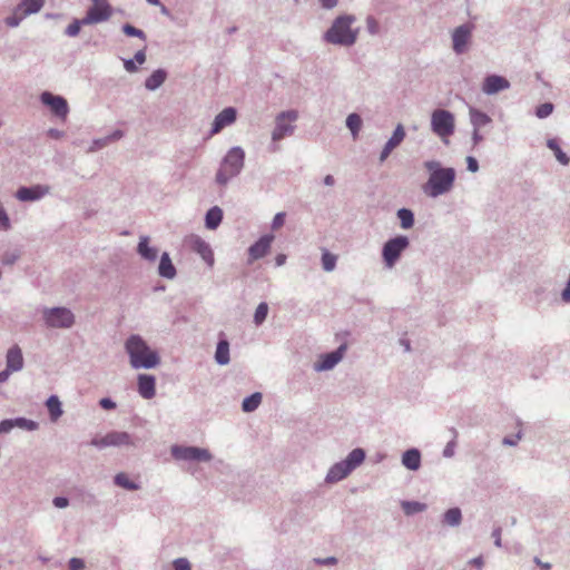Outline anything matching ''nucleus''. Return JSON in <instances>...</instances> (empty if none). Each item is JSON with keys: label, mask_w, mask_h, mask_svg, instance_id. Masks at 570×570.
Segmentation results:
<instances>
[{"label": "nucleus", "mask_w": 570, "mask_h": 570, "mask_svg": "<svg viewBox=\"0 0 570 570\" xmlns=\"http://www.w3.org/2000/svg\"><path fill=\"white\" fill-rule=\"evenodd\" d=\"M423 167L429 173L428 180L422 185V190L428 197L438 198L453 189L456 178L453 167H444L434 159L424 161Z\"/></svg>", "instance_id": "1"}, {"label": "nucleus", "mask_w": 570, "mask_h": 570, "mask_svg": "<svg viewBox=\"0 0 570 570\" xmlns=\"http://www.w3.org/2000/svg\"><path fill=\"white\" fill-rule=\"evenodd\" d=\"M356 21L354 14H340L337 16L331 27L324 32L323 40L327 43L340 47H352L358 38L360 29L352 28Z\"/></svg>", "instance_id": "2"}, {"label": "nucleus", "mask_w": 570, "mask_h": 570, "mask_svg": "<svg viewBox=\"0 0 570 570\" xmlns=\"http://www.w3.org/2000/svg\"><path fill=\"white\" fill-rule=\"evenodd\" d=\"M366 453L363 449L356 448L352 450L346 459L333 464L326 476L327 483H336L345 479L352 471L360 466L365 460Z\"/></svg>", "instance_id": "3"}, {"label": "nucleus", "mask_w": 570, "mask_h": 570, "mask_svg": "<svg viewBox=\"0 0 570 570\" xmlns=\"http://www.w3.org/2000/svg\"><path fill=\"white\" fill-rule=\"evenodd\" d=\"M297 119L298 111L295 109L285 110L276 115L275 127L272 131V144L269 146L271 151H277L279 149L277 142L294 134Z\"/></svg>", "instance_id": "4"}, {"label": "nucleus", "mask_w": 570, "mask_h": 570, "mask_svg": "<svg viewBox=\"0 0 570 570\" xmlns=\"http://www.w3.org/2000/svg\"><path fill=\"white\" fill-rule=\"evenodd\" d=\"M138 439L125 431H110L104 436L91 439L90 444L97 449L114 448H137Z\"/></svg>", "instance_id": "5"}, {"label": "nucleus", "mask_w": 570, "mask_h": 570, "mask_svg": "<svg viewBox=\"0 0 570 570\" xmlns=\"http://www.w3.org/2000/svg\"><path fill=\"white\" fill-rule=\"evenodd\" d=\"M431 130L444 142L455 130L454 115L446 109H435L431 115Z\"/></svg>", "instance_id": "6"}, {"label": "nucleus", "mask_w": 570, "mask_h": 570, "mask_svg": "<svg viewBox=\"0 0 570 570\" xmlns=\"http://www.w3.org/2000/svg\"><path fill=\"white\" fill-rule=\"evenodd\" d=\"M410 246L407 236L397 235L386 240L382 247V259L386 268H393L402 256V253Z\"/></svg>", "instance_id": "7"}, {"label": "nucleus", "mask_w": 570, "mask_h": 570, "mask_svg": "<svg viewBox=\"0 0 570 570\" xmlns=\"http://www.w3.org/2000/svg\"><path fill=\"white\" fill-rule=\"evenodd\" d=\"M42 317L46 325L52 328H70L75 323V315L67 307L45 308Z\"/></svg>", "instance_id": "8"}, {"label": "nucleus", "mask_w": 570, "mask_h": 570, "mask_svg": "<svg viewBox=\"0 0 570 570\" xmlns=\"http://www.w3.org/2000/svg\"><path fill=\"white\" fill-rule=\"evenodd\" d=\"M170 453L177 461L209 462L213 459L212 453L207 449L193 445H173Z\"/></svg>", "instance_id": "9"}, {"label": "nucleus", "mask_w": 570, "mask_h": 570, "mask_svg": "<svg viewBox=\"0 0 570 570\" xmlns=\"http://www.w3.org/2000/svg\"><path fill=\"white\" fill-rule=\"evenodd\" d=\"M245 151L242 147L230 148L222 160L220 166L232 175L238 176L244 167Z\"/></svg>", "instance_id": "10"}, {"label": "nucleus", "mask_w": 570, "mask_h": 570, "mask_svg": "<svg viewBox=\"0 0 570 570\" xmlns=\"http://www.w3.org/2000/svg\"><path fill=\"white\" fill-rule=\"evenodd\" d=\"M112 16V7L110 3H98L92 4L88 8L86 16L82 18V22L86 24L101 23Z\"/></svg>", "instance_id": "11"}, {"label": "nucleus", "mask_w": 570, "mask_h": 570, "mask_svg": "<svg viewBox=\"0 0 570 570\" xmlns=\"http://www.w3.org/2000/svg\"><path fill=\"white\" fill-rule=\"evenodd\" d=\"M40 101L45 106L49 107L57 117L66 118L69 112L68 102L62 96L43 91L40 95Z\"/></svg>", "instance_id": "12"}, {"label": "nucleus", "mask_w": 570, "mask_h": 570, "mask_svg": "<svg viewBox=\"0 0 570 570\" xmlns=\"http://www.w3.org/2000/svg\"><path fill=\"white\" fill-rule=\"evenodd\" d=\"M128 356H157V353L151 351L146 341L138 334L130 335L125 343Z\"/></svg>", "instance_id": "13"}, {"label": "nucleus", "mask_w": 570, "mask_h": 570, "mask_svg": "<svg viewBox=\"0 0 570 570\" xmlns=\"http://www.w3.org/2000/svg\"><path fill=\"white\" fill-rule=\"evenodd\" d=\"M274 240V235L272 234H265L258 238L254 244H252L247 252H248V264H252L253 262L261 259L265 257L272 246V243Z\"/></svg>", "instance_id": "14"}, {"label": "nucleus", "mask_w": 570, "mask_h": 570, "mask_svg": "<svg viewBox=\"0 0 570 570\" xmlns=\"http://www.w3.org/2000/svg\"><path fill=\"white\" fill-rule=\"evenodd\" d=\"M510 81L500 75H488L482 82V92L488 96L497 95L510 88Z\"/></svg>", "instance_id": "15"}, {"label": "nucleus", "mask_w": 570, "mask_h": 570, "mask_svg": "<svg viewBox=\"0 0 570 570\" xmlns=\"http://www.w3.org/2000/svg\"><path fill=\"white\" fill-rule=\"evenodd\" d=\"M471 33L472 27L468 23L461 24L454 29L452 33V48L456 55H461L466 50Z\"/></svg>", "instance_id": "16"}, {"label": "nucleus", "mask_w": 570, "mask_h": 570, "mask_svg": "<svg viewBox=\"0 0 570 570\" xmlns=\"http://www.w3.org/2000/svg\"><path fill=\"white\" fill-rule=\"evenodd\" d=\"M49 191L50 188L46 185L22 186L18 188L16 197L20 202H37L48 195Z\"/></svg>", "instance_id": "17"}, {"label": "nucleus", "mask_w": 570, "mask_h": 570, "mask_svg": "<svg viewBox=\"0 0 570 570\" xmlns=\"http://www.w3.org/2000/svg\"><path fill=\"white\" fill-rule=\"evenodd\" d=\"M237 110L234 107L224 108L218 115H216L210 136L220 132L225 127L230 126L236 121Z\"/></svg>", "instance_id": "18"}, {"label": "nucleus", "mask_w": 570, "mask_h": 570, "mask_svg": "<svg viewBox=\"0 0 570 570\" xmlns=\"http://www.w3.org/2000/svg\"><path fill=\"white\" fill-rule=\"evenodd\" d=\"M189 245L190 248L198 254L209 267L214 265V252L206 240L200 236L194 235L190 237Z\"/></svg>", "instance_id": "19"}, {"label": "nucleus", "mask_w": 570, "mask_h": 570, "mask_svg": "<svg viewBox=\"0 0 570 570\" xmlns=\"http://www.w3.org/2000/svg\"><path fill=\"white\" fill-rule=\"evenodd\" d=\"M405 138V130L402 125H397L392 134V136L389 138V140L385 142L381 154H380V161L383 163L387 159L390 154L394 148H396Z\"/></svg>", "instance_id": "20"}, {"label": "nucleus", "mask_w": 570, "mask_h": 570, "mask_svg": "<svg viewBox=\"0 0 570 570\" xmlns=\"http://www.w3.org/2000/svg\"><path fill=\"white\" fill-rule=\"evenodd\" d=\"M138 393L142 399L150 400L156 394V380L155 376L149 374H139L138 377Z\"/></svg>", "instance_id": "21"}, {"label": "nucleus", "mask_w": 570, "mask_h": 570, "mask_svg": "<svg viewBox=\"0 0 570 570\" xmlns=\"http://www.w3.org/2000/svg\"><path fill=\"white\" fill-rule=\"evenodd\" d=\"M469 120L472 129L482 130L487 126L492 124V118L484 111L470 106L469 107Z\"/></svg>", "instance_id": "22"}, {"label": "nucleus", "mask_w": 570, "mask_h": 570, "mask_svg": "<svg viewBox=\"0 0 570 570\" xmlns=\"http://www.w3.org/2000/svg\"><path fill=\"white\" fill-rule=\"evenodd\" d=\"M150 238L146 235L139 237L137 254L145 261L154 263L158 256V249L150 246Z\"/></svg>", "instance_id": "23"}, {"label": "nucleus", "mask_w": 570, "mask_h": 570, "mask_svg": "<svg viewBox=\"0 0 570 570\" xmlns=\"http://www.w3.org/2000/svg\"><path fill=\"white\" fill-rule=\"evenodd\" d=\"M157 272L160 277L166 279H174L176 277L177 269L167 252H164L160 255Z\"/></svg>", "instance_id": "24"}, {"label": "nucleus", "mask_w": 570, "mask_h": 570, "mask_svg": "<svg viewBox=\"0 0 570 570\" xmlns=\"http://www.w3.org/2000/svg\"><path fill=\"white\" fill-rule=\"evenodd\" d=\"M421 452L416 448L406 450L402 454V464L411 471H417L421 466Z\"/></svg>", "instance_id": "25"}, {"label": "nucleus", "mask_w": 570, "mask_h": 570, "mask_svg": "<svg viewBox=\"0 0 570 570\" xmlns=\"http://www.w3.org/2000/svg\"><path fill=\"white\" fill-rule=\"evenodd\" d=\"M224 217L223 209L219 206L210 207L205 214V226L209 230H215L222 224Z\"/></svg>", "instance_id": "26"}, {"label": "nucleus", "mask_w": 570, "mask_h": 570, "mask_svg": "<svg viewBox=\"0 0 570 570\" xmlns=\"http://www.w3.org/2000/svg\"><path fill=\"white\" fill-rule=\"evenodd\" d=\"M167 72L165 69H157L155 70L146 80H145V87L146 89L150 91L157 90L166 80Z\"/></svg>", "instance_id": "27"}, {"label": "nucleus", "mask_w": 570, "mask_h": 570, "mask_svg": "<svg viewBox=\"0 0 570 570\" xmlns=\"http://www.w3.org/2000/svg\"><path fill=\"white\" fill-rule=\"evenodd\" d=\"M23 358H7V366L0 371V384L7 382L10 375L14 372L22 370Z\"/></svg>", "instance_id": "28"}, {"label": "nucleus", "mask_w": 570, "mask_h": 570, "mask_svg": "<svg viewBox=\"0 0 570 570\" xmlns=\"http://www.w3.org/2000/svg\"><path fill=\"white\" fill-rule=\"evenodd\" d=\"M442 523L452 528H456L462 523V511L454 507L448 509L442 517Z\"/></svg>", "instance_id": "29"}, {"label": "nucleus", "mask_w": 570, "mask_h": 570, "mask_svg": "<svg viewBox=\"0 0 570 570\" xmlns=\"http://www.w3.org/2000/svg\"><path fill=\"white\" fill-rule=\"evenodd\" d=\"M42 7L43 0H20L17 6L18 11H21L26 17L39 12Z\"/></svg>", "instance_id": "30"}, {"label": "nucleus", "mask_w": 570, "mask_h": 570, "mask_svg": "<svg viewBox=\"0 0 570 570\" xmlns=\"http://www.w3.org/2000/svg\"><path fill=\"white\" fill-rule=\"evenodd\" d=\"M547 147L553 151L557 160L561 165L567 166L570 163V157L560 148L559 141L557 138L548 139Z\"/></svg>", "instance_id": "31"}, {"label": "nucleus", "mask_w": 570, "mask_h": 570, "mask_svg": "<svg viewBox=\"0 0 570 570\" xmlns=\"http://www.w3.org/2000/svg\"><path fill=\"white\" fill-rule=\"evenodd\" d=\"M263 395L259 392H255L249 396L245 397L242 402V410L245 413H250L257 410L262 403Z\"/></svg>", "instance_id": "32"}, {"label": "nucleus", "mask_w": 570, "mask_h": 570, "mask_svg": "<svg viewBox=\"0 0 570 570\" xmlns=\"http://www.w3.org/2000/svg\"><path fill=\"white\" fill-rule=\"evenodd\" d=\"M46 405L52 421H57L62 415L61 402L57 395L49 396Z\"/></svg>", "instance_id": "33"}, {"label": "nucleus", "mask_w": 570, "mask_h": 570, "mask_svg": "<svg viewBox=\"0 0 570 570\" xmlns=\"http://www.w3.org/2000/svg\"><path fill=\"white\" fill-rule=\"evenodd\" d=\"M396 217L399 218L400 220V225L403 229H410L413 227L414 225V214L411 209L409 208H400L397 212H396Z\"/></svg>", "instance_id": "34"}, {"label": "nucleus", "mask_w": 570, "mask_h": 570, "mask_svg": "<svg viewBox=\"0 0 570 570\" xmlns=\"http://www.w3.org/2000/svg\"><path fill=\"white\" fill-rule=\"evenodd\" d=\"M114 483L117 487L124 488L129 491H136L140 489V485L131 481L125 472H119L114 476Z\"/></svg>", "instance_id": "35"}, {"label": "nucleus", "mask_w": 570, "mask_h": 570, "mask_svg": "<svg viewBox=\"0 0 570 570\" xmlns=\"http://www.w3.org/2000/svg\"><path fill=\"white\" fill-rule=\"evenodd\" d=\"M346 127L350 129L354 139L357 138L362 127V118L358 114L352 112L346 117Z\"/></svg>", "instance_id": "36"}, {"label": "nucleus", "mask_w": 570, "mask_h": 570, "mask_svg": "<svg viewBox=\"0 0 570 570\" xmlns=\"http://www.w3.org/2000/svg\"><path fill=\"white\" fill-rule=\"evenodd\" d=\"M401 507L406 515H412L426 510V504L419 501H402Z\"/></svg>", "instance_id": "37"}, {"label": "nucleus", "mask_w": 570, "mask_h": 570, "mask_svg": "<svg viewBox=\"0 0 570 570\" xmlns=\"http://www.w3.org/2000/svg\"><path fill=\"white\" fill-rule=\"evenodd\" d=\"M130 365L135 370L154 368L160 364V358H129Z\"/></svg>", "instance_id": "38"}, {"label": "nucleus", "mask_w": 570, "mask_h": 570, "mask_svg": "<svg viewBox=\"0 0 570 570\" xmlns=\"http://www.w3.org/2000/svg\"><path fill=\"white\" fill-rule=\"evenodd\" d=\"M337 257L328 250L322 253V266L325 272H332L336 267Z\"/></svg>", "instance_id": "39"}, {"label": "nucleus", "mask_w": 570, "mask_h": 570, "mask_svg": "<svg viewBox=\"0 0 570 570\" xmlns=\"http://www.w3.org/2000/svg\"><path fill=\"white\" fill-rule=\"evenodd\" d=\"M341 360L342 358H323L321 362H315L313 364V370L315 372L330 371L334 368Z\"/></svg>", "instance_id": "40"}, {"label": "nucleus", "mask_w": 570, "mask_h": 570, "mask_svg": "<svg viewBox=\"0 0 570 570\" xmlns=\"http://www.w3.org/2000/svg\"><path fill=\"white\" fill-rule=\"evenodd\" d=\"M450 431L452 433V440H450L446 443V445H445V448L443 449V452H442L443 456L448 458V459L452 458L454 455V453H455L456 438H458V434H459L455 428H451Z\"/></svg>", "instance_id": "41"}, {"label": "nucleus", "mask_w": 570, "mask_h": 570, "mask_svg": "<svg viewBox=\"0 0 570 570\" xmlns=\"http://www.w3.org/2000/svg\"><path fill=\"white\" fill-rule=\"evenodd\" d=\"M268 314V304L266 302H262L255 309L254 313V323L256 325H261L264 323Z\"/></svg>", "instance_id": "42"}, {"label": "nucleus", "mask_w": 570, "mask_h": 570, "mask_svg": "<svg viewBox=\"0 0 570 570\" xmlns=\"http://www.w3.org/2000/svg\"><path fill=\"white\" fill-rule=\"evenodd\" d=\"M14 428H19L27 431H35L38 429V423L36 421L26 419V417H16L13 419Z\"/></svg>", "instance_id": "43"}, {"label": "nucleus", "mask_w": 570, "mask_h": 570, "mask_svg": "<svg viewBox=\"0 0 570 570\" xmlns=\"http://www.w3.org/2000/svg\"><path fill=\"white\" fill-rule=\"evenodd\" d=\"M82 26H87L81 19H73L72 22L66 28L65 35L68 37H77Z\"/></svg>", "instance_id": "44"}, {"label": "nucleus", "mask_w": 570, "mask_h": 570, "mask_svg": "<svg viewBox=\"0 0 570 570\" xmlns=\"http://www.w3.org/2000/svg\"><path fill=\"white\" fill-rule=\"evenodd\" d=\"M554 106L552 102H543L535 108V116L539 119H544L553 112Z\"/></svg>", "instance_id": "45"}, {"label": "nucleus", "mask_w": 570, "mask_h": 570, "mask_svg": "<svg viewBox=\"0 0 570 570\" xmlns=\"http://www.w3.org/2000/svg\"><path fill=\"white\" fill-rule=\"evenodd\" d=\"M121 29L122 32L128 37H137L141 40H146V33L141 29H138L130 23H125Z\"/></svg>", "instance_id": "46"}, {"label": "nucleus", "mask_w": 570, "mask_h": 570, "mask_svg": "<svg viewBox=\"0 0 570 570\" xmlns=\"http://www.w3.org/2000/svg\"><path fill=\"white\" fill-rule=\"evenodd\" d=\"M236 177L235 175H232L227 169L223 168L222 166L219 167V169L217 170L216 173V177H215V180L218 185L220 186H225L228 184V181Z\"/></svg>", "instance_id": "47"}, {"label": "nucleus", "mask_w": 570, "mask_h": 570, "mask_svg": "<svg viewBox=\"0 0 570 570\" xmlns=\"http://www.w3.org/2000/svg\"><path fill=\"white\" fill-rule=\"evenodd\" d=\"M26 18L21 11H18V8L14 9L13 13L6 18V24L11 28L18 27L21 21Z\"/></svg>", "instance_id": "48"}, {"label": "nucleus", "mask_w": 570, "mask_h": 570, "mask_svg": "<svg viewBox=\"0 0 570 570\" xmlns=\"http://www.w3.org/2000/svg\"><path fill=\"white\" fill-rule=\"evenodd\" d=\"M366 30L372 36H376L380 33V22L373 16H368L366 18Z\"/></svg>", "instance_id": "49"}, {"label": "nucleus", "mask_w": 570, "mask_h": 570, "mask_svg": "<svg viewBox=\"0 0 570 570\" xmlns=\"http://www.w3.org/2000/svg\"><path fill=\"white\" fill-rule=\"evenodd\" d=\"M214 356H229V342L226 338L218 341Z\"/></svg>", "instance_id": "50"}, {"label": "nucleus", "mask_w": 570, "mask_h": 570, "mask_svg": "<svg viewBox=\"0 0 570 570\" xmlns=\"http://www.w3.org/2000/svg\"><path fill=\"white\" fill-rule=\"evenodd\" d=\"M109 144H108L106 137L94 139L91 145H90V147H89V149H88V153H95V151H97L99 149L105 148Z\"/></svg>", "instance_id": "51"}, {"label": "nucleus", "mask_w": 570, "mask_h": 570, "mask_svg": "<svg viewBox=\"0 0 570 570\" xmlns=\"http://www.w3.org/2000/svg\"><path fill=\"white\" fill-rule=\"evenodd\" d=\"M285 217L286 214L284 212L277 213L272 220V229L277 230L278 228H281L285 223Z\"/></svg>", "instance_id": "52"}, {"label": "nucleus", "mask_w": 570, "mask_h": 570, "mask_svg": "<svg viewBox=\"0 0 570 570\" xmlns=\"http://www.w3.org/2000/svg\"><path fill=\"white\" fill-rule=\"evenodd\" d=\"M174 570H190V563L186 558H178L173 562Z\"/></svg>", "instance_id": "53"}, {"label": "nucleus", "mask_w": 570, "mask_h": 570, "mask_svg": "<svg viewBox=\"0 0 570 570\" xmlns=\"http://www.w3.org/2000/svg\"><path fill=\"white\" fill-rule=\"evenodd\" d=\"M483 140H484V135L482 134V130L472 129V134H471L472 147L473 148L478 147Z\"/></svg>", "instance_id": "54"}, {"label": "nucleus", "mask_w": 570, "mask_h": 570, "mask_svg": "<svg viewBox=\"0 0 570 570\" xmlns=\"http://www.w3.org/2000/svg\"><path fill=\"white\" fill-rule=\"evenodd\" d=\"M10 219L6 210L0 206V229L8 230L10 228Z\"/></svg>", "instance_id": "55"}, {"label": "nucleus", "mask_w": 570, "mask_h": 570, "mask_svg": "<svg viewBox=\"0 0 570 570\" xmlns=\"http://www.w3.org/2000/svg\"><path fill=\"white\" fill-rule=\"evenodd\" d=\"M14 429L13 419H6L0 422V434L9 433Z\"/></svg>", "instance_id": "56"}, {"label": "nucleus", "mask_w": 570, "mask_h": 570, "mask_svg": "<svg viewBox=\"0 0 570 570\" xmlns=\"http://www.w3.org/2000/svg\"><path fill=\"white\" fill-rule=\"evenodd\" d=\"M18 258H19V254L13 253V252H8L3 255L1 262L4 265H12L17 262Z\"/></svg>", "instance_id": "57"}, {"label": "nucleus", "mask_w": 570, "mask_h": 570, "mask_svg": "<svg viewBox=\"0 0 570 570\" xmlns=\"http://www.w3.org/2000/svg\"><path fill=\"white\" fill-rule=\"evenodd\" d=\"M521 432L517 433L514 436H505L502 440L503 445L514 446L521 440Z\"/></svg>", "instance_id": "58"}, {"label": "nucleus", "mask_w": 570, "mask_h": 570, "mask_svg": "<svg viewBox=\"0 0 570 570\" xmlns=\"http://www.w3.org/2000/svg\"><path fill=\"white\" fill-rule=\"evenodd\" d=\"M69 569L70 570H83L85 569L83 560L79 559V558H71L69 560Z\"/></svg>", "instance_id": "59"}, {"label": "nucleus", "mask_w": 570, "mask_h": 570, "mask_svg": "<svg viewBox=\"0 0 570 570\" xmlns=\"http://www.w3.org/2000/svg\"><path fill=\"white\" fill-rule=\"evenodd\" d=\"M466 168L471 173H476L479 170V161L473 156L466 157Z\"/></svg>", "instance_id": "60"}, {"label": "nucleus", "mask_w": 570, "mask_h": 570, "mask_svg": "<svg viewBox=\"0 0 570 570\" xmlns=\"http://www.w3.org/2000/svg\"><path fill=\"white\" fill-rule=\"evenodd\" d=\"M52 503L58 509H63L69 505V500L66 497H56L52 500Z\"/></svg>", "instance_id": "61"}, {"label": "nucleus", "mask_w": 570, "mask_h": 570, "mask_svg": "<svg viewBox=\"0 0 570 570\" xmlns=\"http://www.w3.org/2000/svg\"><path fill=\"white\" fill-rule=\"evenodd\" d=\"M501 532H502V529L501 527H497L493 529L491 535L494 540V546L498 547V548H501L502 547V541H501Z\"/></svg>", "instance_id": "62"}, {"label": "nucleus", "mask_w": 570, "mask_h": 570, "mask_svg": "<svg viewBox=\"0 0 570 570\" xmlns=\"http://www.w3.org/2000/svg\"><path fill=\"white\" fill-rule=\"evenodd\" d=\"M122 137L124 131L120 129H116L110 135L106 136L108 144L120 140Z\"/></svg>", "instance_id": "63"}, {"label": "nucleus", "mask_w": 570, "mask_h": 570, "mask_svg": "<svg viewBox=\"0 0 570 570\" xmlns=\"http://www.w3.org/2000/svg\"><path fill=\"white\" fill-rule=\"evenodd\" d=\"M315 562L322 566H334L337 563V559L335 557L317 558Z\"/></svg>", "instance_id": "64"}]
</instances>
